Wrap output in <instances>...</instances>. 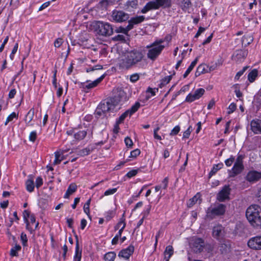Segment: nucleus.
I'll use <instances>...</instances> for the list:
<instances>
[{
	"label": "nucleus",
	"instance_id": "f257e3e1",
	"mask_svg": "<svg viewBox=\"0 0 261 261\" xmlns=\"http://www.w3.org/2000/svg\"><path fill=\"white\" fill-rule=\"evenodd\" d=\"M125 97V93L121 89H116L115 95L101 102L97 107L95 114L100 116L106 112L112 111Z\"/></svg>",
	"mask_w": 261,
	"mask_h": 261
},
{
	"label": "nucleus",
	"instance_id": "f03ea898",
	"mask_svg": "<svg viewBox=\"0 0 261 261\" xmlns=\"http://www.w3.org/2000/svg\"><path fill=\"white\" fill-rule=\"evenodd\" d=\"M142 52L133 50L127 53L119 61L118 65L121 69H128L142 61L143 58Z\"/></svg>",
	"mask_w": 261,
	"mask_h": 261
},
{
	"label": "nucleus",
	"instance_id": "7ed1b4c3",
	"mask_svg": "<svg viewBox=\"0 0 261 261\" xmlns=\"http://www.w3.org/2000/svg\"><path fill=\"white\" fill-rule=\"evenodd\" d=\"M246 216L252 225H258L261 220V207L258 205H251L247 209Z\"/></svg>",
	"mask_w": 261,
	"mask_h": 261
},
{
	"label": "nucleus",
	"instance_id": "20e7f679",
	"mask_svg": "<svg viewBox=\"0 0 261 261\" xmlns=\"http://www.w3.org/2000/svg\"><path fill=\"white\" fill-rule=\"evenodd\" d=\"M163 42L164 40L162 39L157 40L146 46L149 49L147 54L148 59L152 61L156 59L165 47L164 45H161Z\"/></svg>",
	"mask_w": 261,
	"mask_h": 261
},
{
	"label": "nucleus",
	"instance_id": "39448f33",
	"mask_svg": "<svg viewBox=\"0 0 261 261\" xmlns=\"http://www.w3.org/2000/svg\"><path fill=\"white\" fill-rule=\"evenodd\" d=\"M226 210V205L222 203H215L209 207L206 212V218L212 220L216 217L224 215Z\"/></svg>",
	"mask_w": 261,
	"mask_h": 261
},
{
	"label": "nucleus",
	"instance_id": "423d86ee",
	"mask_svg": "<svg viewBox=\"0 0 261 261\" xmlns=\"http://www.w3.org/2000/svg\"><path fill=\"white\" fill-rule=\"evenodd\" d=\"M171 5V0H155L151 1L146 4L141 10L142 13L152 9H158L160 7L169 8Z\"/></svg>",
	"mask_w": 261,
	"mask_h": 261
},
{
	"label": "nucleus",
	"instance_id": "0eeeda50",
	"mask_svg": "<svg viewBox=\"0 0 261 261\" xmlns=\"http://www.w3.org/2000/svg\"><path fill=\"white\" fill-rule=\"evenodd\" d=\"M94 27L97 34L103 36H110L113 33L112 25L108 23L102 21L96 22Z\"/></svg>",
	"mask_w": 261,
	"mask_h": 261
},
{
	"label": "nucleus",
	"instance_id": "6e6552de",
	"mask_svg": "<svg viewBox=\"0 0 261 261\" xmlns=\"http://www.w3.org/2000/svg\"><path fill=\"white\" fill-rule=\"evenodd\" d=\"M111 20L115 22H122L129 19L128 14L122 10H114L112 11Z\"/></svg>",
	"mask_w": 261,
	"mask_h": 261
},
{
	"label": "nucleus",
	"instance_id": "1a4fd4ad",
	"mask_svg": "<svg viewBox=\"0 0 261 261\" xmlns=\"http://www.w3.org/2000/svg\"><path fill=\"white\" fill-rule=\"evenodd\" d=\"M248 246L254 250H261V236H257L251 238L247 242Z\"/></svg>",
	"mask_w": 261,
	"mask_h": 261
},
{
	"label": "nucleus",
	"instance_id": "9d476101",
	"mask_svg": "<svg viewBox=\"0 0 261 261\" xmlns=\"http://www.w3.org/2000/svg\"><path fill=\"white\" fill-rule=\"evenodd\" d=\"M68 136H73L74 140L79 141L83 140L86 136L87 133L85 130H77L75 129H72L66 132Z\"/></svg>",
	"mask_w": 261,
	"mask_h": 261
},
{
	"label": "nucleus",
	"instance_id": "9b49d317",
	"mask_svg": "<svg viewBox=\"0 0 261 261\" xmlns=\"http://www.w3.org/2000/svg\"><path fill=\"white\" fill-rule=\"evenodd\" d=\"M192 248L195 252H201L204 247V241L199 238H195L193 239Z\"/></svg>",
	"mask_w": 261,
	"mask_h": 261
},
{
	"label": "nucleus",
	"instance_id": "f8f14e48",
	"mask_svg": "<svg viewBox=\"0 0 261 261\" xmlns=\"http://www.w3.org/2000/svg\"><path fill=\"white\" fill-rule=\"evenodd\" d=\"M230 192V188L229 186L225 185L217 195V199L219 201H224L229 199V195Z\"/></svg>",
	"mask_w": 261,
	"mask_h": 261
},
{
	"label": "nucleus",
	"instance_id": "ddd939ff",
	"mask_svg": "<svg viewBox=\"0 0 261 261\" xmlns=\"http://www.w3.org/2000/svg\"><path fill=\"white\" fill-rule=\"evenodd\" d=\"M205 90L202 88H199L197 89L194 93H190L187 96L186 101L187 102H192L195 100L199 99L204 94Z\"/></svg>",
	"mask_w": 261,
	"mask_h": 261
},
{
	"label": "nucleus",
	"instance_id": "4468645a",
	"mask_svg": "<svg viewBox=\"0 0 261 261\" xmlns=\"http://www.w3.org/2000/svg\"><path fill=\"white\" fill-rule=\"evenodd\" d=\"M31 215L30 214V212L27 210H25L23 213V219L24 220V222L26 223V228L31 233H32L35 231V230L38 228V225H39V222H37L36 223V225H35L34 227H33V226H31L30 223L29 222V220L28 219V218H30Z\"/></svg>",
	"mask_w": 261,
	"mask_h": 261
},
{
	"label": "nucleus",
	"instance_id": "2eb2a0df",
	"mask_svg": "<svg viewBox=\"0 0 261 261\" xmlns=\"http://www.w3.org/2000/svg\"><path fill=\"white\" fill-rule=\"evenodd\" d=\"M246 179L249 182H255L261 179V172L256 171H249L246 177Z\"/></svg>",
	"mask_w": 261,
	"mask_h": 261
},
{
	"label": "nucleus",
	"instance_id": "dca6fc26",
	"mask_svg": "<svg viewBox=\"0 0 261 261\" xmlns=\"http://www.w3.org/2000/svg\"><path fill=\"white\" fill-rule=\"evenodd\" d=\"M250 125L251 129L254 134H261V119H253L250 122Z\"/></svg>",
	"mask_w": 261,
	"mask_h": 261
},
{
	"label": "nucleus",
	"instance_id": "f3484780",
	"mask_svg": "<svg viewBox=\"0 0 261 261\" xmlns=\"http://www.w3.org/2000/svg\"><path fill=\"white\" fill-rule=\"evenodd\" d=\"M134 252V247L133 245H129L127 248L121 250L118 254V256L128 259Z\"/></svg>",
	"mask_w": 261,
	"mask_h": 261
},
{
	"label": "nucleus",
	"instance_id": "a211bd4d",
	"mask_svg": "<svg viewBox=\"0 0 261 261\" xmlns=\"http://www.w3.org/2000/svg\"><path fill=\"white\" fill-rule=\"evenodd\" d=\"M243 169V162L240 157H238L235 162L232 171L234 175H237L241 172Z\"/></svg>",
	"mask_w": 261,
	"mask_h": 261
},
{
	"label": "nucleus",
	"instance_id": "6ab92c4d",
	"mask_svg": "<svg viewBox=\"0 0 261 261\" xmlns=\"http://www.w3.org/2000/svg\"><path fill=\"white\" fill-rule=\"evenodd\" d=\"M105 75V74L102 75L100 77L98 78L96 80L93 82H91L88 84L85 85L84 83H82V88L84 89H90L97 86L104 79Z\"/></svg>",
	"mask_w": 261,
	"mask_h": 261
},
{
	"label": "nucleus",
	"instance_id": "aec40b11",
	"mask_svg": "<svg viewBox=\"0 0 261 261\" xmlns=\"http://www.w3.org/2000/svg\"><path fill=\"white\" fill-rule=\"evenodd\" d=\"M145 19L144 16H139L131 18L128 21V25L131 27V30L133 28L135 24H139L143 22Z\"/></svg>",
	"mask_w": 261,
	"mask_h": 261
},
{
	"label": "nucleus",
	"instance_id": "412c9836",
	"mask_svg": "<svg viewBox=\"0 0 261 261\" xmlns=\"http://www.w3.org/2000/svg\"><path fill=\"white\" fill-rule=\"evenodd\" d=\"M224 232V227L221 225H218L213 227V236L218 238L222 235Z\"/></svg>",
	"mask_w": 261,
	"mask_h": 261
},
{
	"label": "nucleus",
	"instance_id": "4be33fe9",
	"mask_svg": "<svg viewBox=\"0 0 261 261\" xmlns=\"http://www.w3.org/2000/svg\"><path fill=\"white\" fill-rule=\"evenodd\" d=\"M207 70V65L205 64H200L197 68L195 75L196 77H198L202 74L208 73Z\"/></svg>",
	"mask_w": 261,
	"mask_h": 261
},
{
	"label": "nucleus",
	"instance_id": "5701e85b",
	"mask_svg": "<svg viewBox=\"0 0 261 261\" xmlns=\"http://www.w3.org/2000/svg\"><path fill=\"white\" fill-rule=\"evenodd\" d=\"M247 56L246 51L243 50H238L236 52V54L233 55L232 58L237 61H241Z\"/></svg>",
	"mask_w": 261,
	"mask_h": 261
},
{
	"label": "nucleus",
	"instance_id": "b1692460",
	"mask_svg": "<svg viewBox=\"0 0 261 261\" xmlns=\"http://www.w3.org/2000/svg\"><path fill=\"white\" fill-rule=\"evenodd\" d=\"M173 248L171 245H168L164 251V259L166 261H169L171 256L173 254Z\"/></svg>",
	"mask_w": 261,
	"mask_h": 261
},
{
	"label": "nucleus",
	"instance_id": "393cba45",
	"mask_svg": "<svg viewBox=\"0 0 261 261\" xmlns=\"http://www.w3.org/2000/svg\"><path fill=\"white\" fill-rule=\"evenodd\" d=\"M77 189V186L75 183H72L69 186L65 194L64 195V198H68L70 195H72L74 193Z\"/></svg>",
	"mask_w": 261,
	"mask_h": 261
},
{
	"label": "nucleus",
	"instance_id": "a878e982",
	"mask_svg": "<svg viewBox=\"0 0 261 261\" xmlns=\"http://www.w3.org/2000/svg\"><path fill=\"white\" fill-rule=\"evenodd\" d=\"M34 109L32 108L30 110L25 116V121L27 124L28 125H33V124L31 123V122L34 118Z\"/></svg>",
	"mask_w": 261,
	"mask_h": 261
},
{
	"label": "nucleus",
	"instance_id": "bb28decb",
	"mask_svg": "<svg viewBox=\"0 0 261 261\" xmlns=\"http://www.w3.org/2000/svg\"><path fill=\"white\" fill-rule=\"evenodd\" d=\"M82 257V250H80L78 240H76L75 252L74 256V261H81Z\"/></svg>",
	"mask_w": 261,
	"mask_h": 261
},
{
	"label": "nucleus",
	"instance_id": "cd10ccee",
	"mask_svg": "<svg viewBox=\"0 0 261 261\" xmlns=\"http://www.w3.org/2000/svg\"><path fill=\"white\" fill-rule=\"evenodd\" d=\"M198 59L196 58L190 64V65L188 68L187 70L186 71L185 73L183 75L184 78H186L189 75V74L191 72V71L193 69L194 67L195 66L196 64L197 63Z\"/></svg>",
	"mask_w": 261,
	"mask_h": 261
},
{
	"label": "nucleus",
	"instance_id": "c85d7f7f",
	"mask_svg": "<svg viewBox=\"0 0 261 261\" xmlns=\"http://www.w3.org/2000/svg\"><path fill=\"white\" fill-rule=\"evenodd\" d=\"M258 75L257 69L252 70L248 75V79L250 82H253Z\"/></svg>",
	"mask_w": 261,
	"mask_h": 261
},
{
	"label": "nucleus",
	"instance_id": "c756f323",
	"mask_svg": "<svg viewBox=\"0 0 261 261\" xmlns=\"http://www.w3.org/2000/svg\"><path fill=\"white\" fill-rule=\"evenodd\" d=\"M223 166V163H219L214 165L212 170L209 173V176L211 177L214 175L219 170L221 169Z\"/></svg>",
	"mask_w": 261,
	"mask_h": 261
},
{
	"label": "nucleus",
	"instance_id": "7c9ffc66",
	"mask_svg": "<svg viewBox=\"0 0 261 261\" xmlns=\"http://www.w3.org/2000/svg\"><path fill=\"white\" fill-rule=\"evenodd\" d=\"M26 188L28 191L32 192L34 191V183L33 179H29L25 182Z\"/></svg>",
	"mask_w": 261,
	"mask_h": 261
},
{
	"label": "nucleus",
	"instance_id": "2f4dec72",
	"mask_svg": "<svg viewBox=\"0 0 261 261\" xmlns=\"http://www.w3.org/2000/svg\"><path fill=\"white\" fill-rule=\"evenodd\" d=\"M116 254L114 252H109L107 253L104 256L105 261H114Z\"/></svg>",
	"mask_w": 261,
	"mask_h": 261
},
{
	"label": "nucleus",
	"instance_id": "473e14b6",
	"mask_svg": "<svg viewBox=\"0 0 261 261\" xmlns=\"http://www.w3.org/2000/svg\"><path fill=\"white\" fill-rule=\"evenodd\" d=\"M200 197V194L199 193H197L196 195H195L193 198L190 199L189 202L187 203L188 206L189 207H192L194 204H195L198 199Z\"/></svg>",
	"mask_w": 261,
	"mask_h": 261
},
{
	"label": "nucleus",
	"instance_id": "72a5a7b5",
	"mask_svg": "<svg viewBox=\"0 0 261 261\" xmlns=\"http://www.w3.org/2000/svg\"><path fill=\"white\" fill-rule=\"evenodd\" d=\"M131 30V27L130 25H127L125 28H123L122 27H120L117 28L115 31L116 33H122L124 34L127 35L128 31Z\"/></svg>",
	"mask_w": 261,
	"mask_h": 261
},
{
	"label": "nucleus",
	"instance_id": "f704fd0d",
	"mask_svg": "<svg viewBox=\"0 0 261 261\" xmlns=\"http://www.w3.org/2000/svg\"><path fill=\"white\" fill-rule=\"evenodd\" d=\"M93 150V147L88 146L87 148H84L79 151V154L81 156H85L90 154Z\"/></svg>",
	"mask_w": 261,
	"mask_h": 261
},
{
	"label": "nucleus",
	"instance_id": "c9c22d12",
	"mask_svg": "<svg viewBox=\"0 0 261 261\" xmlns=\"http://www.w3.org/2000/svg\"><path fill=\"white\" fill-rule=\"evenodd\" d=\"M140 107V103L139 102H136L130 109L127 110L129 112V116H130L133 114L135 113Z\"/></svg>",
	"mask_w": 261,
	"mask_h": 261
},
{
	"label": "nucleus",
	"instance_id": "e433bc0d",
	"mask_svg": "<svg viewBox=\"0 0 261 261\" xmlns=\"http://www.w3.org/2000/svg\"><path fill=\"white\" fill-rule=\"evenodd\" d=\"M17 118H18V114H16L15 112L12 113L7 117V118L6 120V122L5 123V125H7L9 122L12 121L14 119H17Z\"/></svg>",
	"mask_w": 261,
	"mask_h": 261
},
{
	"label": "nucleus",
	"instance_id": "4c0bfd02",
	"mask_svg": "<svg viewBox=\"0 0 261 261\" xmlns=\"http://www.w3.org/2000/svg\"><path fill=\"white\" fill-rule=\"evenodd\" d=\"M124 225V228H125L126 224L125 222V219L123 217L120 219V221L117 224V225L115 226V230H116L118 229L119 228H121Z\"/></svg>",
	"mask_w": 261,
	"mask_h": 261
},
{
	"label": "nucleus",
	"instance_id": "58836bf2",
	"mask_svg": "<svg viewBox=\"0 0 261 261\" xmlns=\"http://www.w3.org/2000/svg\"><path fill=\"white\" fill-rule=\"evenodd\" d=\"M21 249L20 245H16L14 248H12L10 251V255L12 256H17V252Z\"/></svg>",
	"mask_w": 261,
	"mask_h": 261
},
{
	"label": "nucleus",
	"instance_id": "ea45409f",
	"mask_svg": "<svg viewBox=\"0 0 261 261\" xmlns=\"http://www.w3.org/2000/svg\"><path fill=\"white\" fill-rule=\"evenodd\" d=\"M129 115V112L126 111L124 113H123L118 118V119L117 120L118 123H121L123 122L124 120L125 119V118L128 116Z\"/></svg>",
	"mask_w": 261,
	"mask_h": 261
},
{
	"label": "nucleus",
	"instance_id": "a19ab883",
	"mask_svg": "<svg viewBox=\"0 0 261 261\" xmlns=\"http://www.w3.org/2000/svg\"><path fill=\"white\" fill-rule=\"evenodd\" d=\"M101 69H102V66L98 64V65H95L93 67H90L87 68L86 69V72H89L93 71H94L96 70H100Z\"/></svg>",
	"mask_w": 261,
	"mask_h": 261
},
{
	"label": "nucleus",
	"instance_id": "79ce46f5",
	"mask_svg": "<svg viewBox=\"0 0 261 261\" xmlns=\"http://www.w3.org/2000/svg\"><path fill=\"white\" fill-rule=\"evenodd\" d=\"M192 131V127L190 126L188 128L184 133L182 139L189 138Z\"/></svg>",
	"mask_w": 261,
	"mask_h": 261
},
{
	"label": "nucleus",
	"instance_id": "37998d69",
	"mask_svg": "<svg viewBox=\"0 0 261 261\" xmlns=\"http://www.w3.org/2000/svg\"><path fill=\"white\" fill-rule=\"evenodd\" d=\"M21 241L22 242V245L24 246H27L28 242V239L26 234L22 232L20 236Z\"/></svg>",
	"mask_w": 261,
	"mask_h": 261
},
{
	"label": "nucleus",
	"instance_id": "c03bdc74",
	"mask_svg": "<svg viewBox=\"0 0 261 261\" xmlns=\"http://www.w3.org/2000/svg\"><path fill=\"white\" fill-rule=\"evenodd\" d=\"M63 43V40L61 38H58L54 42V46L56 48H58L61 46Z\"/></svg>",
	"mask_w": 261,
	"mask_h": 261
},
{
	"label": "nucleus",
	"instance_id": "a18cd8bd",
	"mask_svg": "<svg viewBox=\"0 0 261 261\" xmlns=\"http://www.w3.org/2000/svg\"><path fill=\"white\" fill-rule=\"evenodd\" d=\"M191 4L190 0H183L182 2V9H187Z\"/></svg>",
	"mask_w": 261,
	"mask_h": 261
},
{
	"label": "nucleus",
	"instance_id": "49530a36",
	"mask_svg": "<svg viewBox=\"0 0 261 261\" xmlns=\"http://www.w3.org/2000/svg\"><path fill=\"white\" fill-rule=\"evenodd\" d=\"M125 39V37L123 35H117L113 38V40L117 41H124Z\"/></svg>",
	"mask_w": 261,
	"mask_h": 261
},
{
	"label": "nucleus",
	"instance_id": "de8ad7c7",
	"mask_svg": "<svg viewBox=\"0 0 261 261\" xmlns=\"http://www.w3.org/2000/svg\"><path fill=\"white\" fill-rule=\"evenodd\" d=\"M139 79V75L138 73H134L130 76V81L133 83L137 82Z\"/></svg>",
	"mask_w": 261,
	"mask_h": 261
},
{
	"label": "nucleus",
	"instance_id": "09e8293b",
	"mask_svg": "<svg viewBox=\"0 0 261 261\" xmlns=\"http://www.w3.org/2000/svg\"><path fill=\"white\" fill-rule=\"evenodd\" d=\"M37 138V133L36 131L32 132L29 136V140L32 142H34Z\"/></svg>",
	"mask_w": 261,
	"mask_h": 261
},
{
	"label": "nucleus",
	"instance_id": "8fccbe9b",
	"mask_svg": "<svg viewBox=\"0 0 261 261\" xmlns=\"http://www.w3.org/2000/svg\"><path fill=\"white\" fill-rule=\"evenodd\" d=\"M236 109V105L232 102L228 107V114H231L233 113Z\"/></svg>",
	"mask_w": 261,
	"mask_h": 261
},
{
	"label": "nucleus",
	"instance_id": "3c124183",
	"mask_svg": "<svg viewBox=\"0 0 261 261\" xmlns=\"http://www.w3.org/2000/svg\"><path fill=\"white\" fill-rule=\"evenodd\" d=\"M117 189V188H113L111 189H109L105 191L104 193L105 196H108L110 195H112L114 194L115 192H116Z\"/></svg>",
	"mask_w": 261,
	"mask_h": 261
},
{
	"label": "nucleus",
	"instance_id": "603ef678",
	"mask_svg": "<svg viewBox=\"0 0 261 261\" xmlns=\"http://www.w3.org/2000/svg\"><path fill=\"white\" fill-rule=\"evenodd\" d=\"M234 161V158L231 156L230 158L227 159L225 161L226 165L228 167L230 166Z\"/></svg>",
	"mask_w": 261,
	"mask_h": 261
},
{
	"label": "nucleus",
	"instance_id": "864d4df0",
	"mask_svg": "<svg viewBox=\"0 0 261 261\" xmlns=\"http://www.w3.org/2000/svg\"><path fill=\"white\" fill-rule=\"evenodd\" d=\"M171 78H172V77L171 75L167 76L164 77L162 80L161 84L163 85V86L167 84L168 83H169V82L171 80Z\"/></svg>",
	"mask_w": 261,
	"mask_h": 261
},
{
	"label": "nucleus",
	"instance_id": "5fc2aeb1",
	"mask_svg": "<svg viewBox=\"0 0 261 261\" xmlns=\"http://www.w3.org/2000/svg\"><path fill=\"white\" fill-rule=\"evenodd\" d=\"M115 212L113 211H109L106 214V218L107 220H110L112 218L114 217Z\"/></svg>",
	"mask_w": 261,
	"mask_h": 261
},
{
	"label": "nucleus",
	"instance_id": "6e6d98bb",
	"mask_svg": "<svg viewBox=\"0 0 261 261\" xmlns=\"http://www.w3.org/2000/svg\"><path fill=\"white\" fill-rule=\"evenodd\" d=\"M140 154V151L138 149H136L131 151L130 157L136 158Z\"/></svg>",
	"mask_w": 261,
	"mask_h": 261
},
{
	"label": "nucleus",
	"instance_id": "4d7b16f0",
	"mask_svg": "<svg viewBox=\"0 0 261 261\" xmlns=\"http://www.w3.org/2000/svg\"><path fill=\"white\" fill-rule=\"evenodd\" d=\"M43 184V180L41 177H38L36 179V186L37 188L40 187Z\"/></svg>",
	"mask_w": 261,
	"mask_h": 261
},
{
	"label": "nucleus",
	"instance_id": "13d9d810",
	"mask_svg": "<svg viewBox=\"0 0 261 261\" xmlns=\"http://www.w3.org/2000/svg\"><path fill=\"white\" fill-rule=\"evenodd\" d=\"M180 130V127L179 126H175L170 133V135L173 136L177 134Z\"/></svg>",
	"mask_w": 261,
	"mask_h": 261
},
{
	"label": "nucleus",
	"instance_id": "bf43d9fd",
	"mask_svg": "<svg viewBox=\"0 0 261 261\" xmlns=\"http://www.w3.org/2000/svg\"><path fill=\"white\" fill-rule=\"evenodd\" d=\"M68 150H62L60 151H57L55 153V157L56 158L60 159L61 155H63L64 153L67 152Z\"/></svg>",
	"mask_w": 261,
	"mask_h": 261
},
{
	"label": "nucleus",
	"instance_id": "052dcab7",
	"mask_svg": "<svg viewBox=\"0 0 261 261\" xmlns=\"http://www.w3.org/2000/svg\"><path fill=\"white\" fill-rule=\"evenodd\" d=\"M138 173V170H132L130 171H129L127 174H126V176L128 177V178H131L134 176H135Z\"/></svg>",
	"mask_w": 261,
	"mask_h": 261
},
{
	"label": "nucleus",
	"instance_id": "680f3d73",
	"mask_svg": "<svg viewBox=\"0 0 261 261\" xmlns=\"http://www.w3.org/2000/svg\"><path fill=\"white\" fill-rule=\"evenodd\" d=\"M124 142L127 146L132 147L133 145L132 140L129 137L125 138Z\"/></svg>",
	"mask_w": 261,
	"mask_h": 261
},
{
	"label": "nucleus",
	"instance_id": "e2e57ef3",
	"mask_svg": "<svg viewBox=\"0 0 261 261\" xmlns=\"http://www.w3.org/2000/svg\"><path fill=\"white\" fill-rule=\"evenodd\" d=\"M246 68H247V67H245L243 68V69L242 70L239 71L236 75L235 79L237 80H239L240 77L244 73V72L246 70Z\"/></svg>",
	"mask_w": 261,
	"mask_h": 261
},
{
	"label": "nucleus",
	"instance_id": "0e129e2a",
	"mask_svg": "<svg viewBox=\"0 0 261 261\" xmlns=\"http://www.w3.org/2000/svg\"><path fill=\"white\" fill-rule=\"evenodd\" d=\"M30 220L29 221V222L30 223L31 226L34 223H36V218L34 214H31L30 216V218H29Z\"/></svg>",
	"mask_w": 261,
	"mask_h": 261
},
{
	"label": "nucleus",
	"instance_id": "69168bd1",
	"mask_svg": "<svg viewBox=\"0 0 261 261\" xmlns=\"http://www.w3.org/2000/svg\"><path fill=\"white\" fill-rule=\"evenodd\" d=\"M168 178L165 177L162 181V188L164 189H166L168 186Z\"/></svg>",
	"mask_w": 261,
	"mask_h": 261
},
{
	"label": "nucleus",
	"instance_id": "338daca9",
	"mask_svg": "<svg viewBox=\"0 0 261 261\" xmlns=\"http://www.w3.org/2000/svg\"><path fill=\"white\" fill-rule=\"evenodd\" d=\"M16 91L15 89H13L11 90L9 93V98L12 99L14 98L15 95L16 94Z\"/></svg>",
	"mask_w": 261,
	"mask_h": 261
},
{
	"label": "nucleus",
	"instance_id": "774afa93",
	"mask_svg": "<svg viewBox=\"0 0 261 261\" xmlns=\"http://www.w3.org/2000/svg\"><path fill=\"white\" fill-rule=\"evenodd\" d=\"M50 5V2H47L43 4L39 9V11H41L45 8H47Z\"/></svg>",
	"mask_w": 261,
	"mask_h": 261
}]
</instances>
